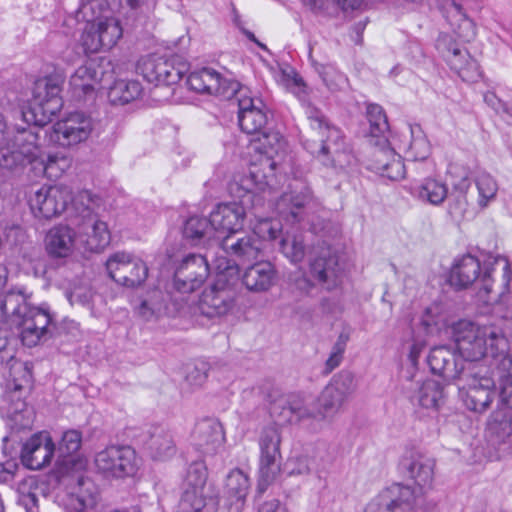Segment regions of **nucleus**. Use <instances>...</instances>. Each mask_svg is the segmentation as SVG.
<instances>
[{
	"mask_svg": "<svg viewBox=\"0 0 512 512\" xmlns=\"http://www.w3.org/2000/svg\"><path fill=\"white\" fill-rule=\"evenodd\" d=\"M450 279L459 288H467L476 283L479 300L487 304L498 302L500 306H507L503 317L512 319V295L504 291L511 280L510 263L506 257L489 256L482 267L476 257L464 255L454 264Z\"/></svg>",
	"mask_w": 512,
	"mask_h": 512,
	"instance_id": "nucleus-1",
	"label": "nucleus"
},
{
	"mask_svg": "<svg viewBox=\"0 0 512 512\" xmlns=\"http://www.w3.org/2000/svg\"><path fill=\"white\" fill-rule=\"evenodd\" d=\"M32 296L33 292L24 285H11L0 292V321L18 325L21 340L28 347L51 336L54 326L48 305H32Z\"/></svg>",
	"mask_w": 512,
	"mask_h": 512,
	"instance_id": "nucleus-2",
	"label": "nucleus"
},
{
	"mask_svg": "<svg viewBox=\"0 0 512 512\" xmlns=\"http://www.w3.org/2000/svg\"><path fill=\"white\" fill-rule=\"evenodd\" d=\"M306 115L314 132L313 138L304 142L306 150L326 167L337 170L350 166L354 156L342 131L315 107H308Z\"/></svg>",
	"mask_w": 512,
	"mask_h": 512,
	"instance_id": "nucleus-3",
	"label": "nucleus"
},
{
	"mask_svg": "<svg viewBox=\"0 0 512 512\" xmlns=\"http://www.w3.org/2000/svg\"><path fill=\"white\" fill-rule=\"evenodd\" d=\"M456 349L463 361L474 364L484 357L493 360L495 354H502L508 348V339L495 327H479L468 320L452 325Z\"/></svg>",
	"mask_w": 512,
	"mask_h": 512,
	"instance_id": "nucleus-4",
	"label": "nucleus"
},
{
	"mask_svg": "<svg viewBox=\"0 0 512 512\" xmlns=\"http://www.w3.org/2000/svg\"><path fill=\"white\" fill-rule=\"evenodd\" d=\"M61 83L59 78L52 76L35 81L29 108L22 111V117L27 123H33L36 128L45 126L61 110Z\"/></svg>",
	"mask_w": 512,
	"mask_h": 512,
	"instance_id": "nucleus-5",
	"label": "nucleus"
},
{
	"mask_svg": "<svg viewBox=\"0 0 512 512\" xmlns=\"http://www.w3.org/2000/svg\"><path fill=\"white\" fill-rule=\"evenodd\" d=\"M464 384L460 394L464 405L476 413L485 412L492 404L495 396V376L482 364H468V369L462 371Z\"/></svg>",
	"mask_w": 512,
	"mask_h": 512,
	"instance_id": "nucleus-6",
	"label": "nucleus"
},
{
	"mask_svg": "<svg viewBox=\"0 0 512 512\" xmlns=\"http://www.w3.org/2000/svg\"><path fill=\"white\" fill-rule=\"evenodd\" d=\"M39 128L29 127L17 130L12 139L0 146V166L16 171L32 163L39 153Z\"/></svg>",
	"mask_w": 512,
	"mask_h": 512,
	"instance_id": "nucleus-7",
	"label": "nucleus"
},
{
	"mask_svg": "<svg viewBox=\"0 0 512 512\" xmlns=\"http://www.w3.org/2000/svg\"><path fill=\"white\" fill-rule=\"evenodd\" d=\"M141 459L131 446L111 445L96 453L94 463L97 470L106 477L125 478L133 476Z\"/></svg>",
	"mask_w": 512,
	"mask_h": 512,
	"instance_id": "nucleus-8",
	"label": "nucleus"
},
{
	"mask_svg": "<svg viewBox=\"0 0 512 512\" xmlns=\"http://www.w3.org/2000/svg\"><path fill=\"white\" fill-rule=\"evenodd\" d=\"M419 493L420 489L394 483L375 496L364 512H415Z\"/></svg>",
	"mask_w": 512,
	"mask_h": 512,
	"instance_id": "nucleus-9",
	"label": "nucleus"
},
{
	"mask_svg": "<svg viewBox=\"0 0 512 512\" xmlns=\"http://www.w3.org/2000/svg\"><path fill=\"white\" fill-rule=\"evenodd\" d=\"M74 224L79 234L84 238L87 249L100 251L109 245L111 234L106 222L102 221L92 209L76 201L73 204Z\"/></svg>",
	"mask_w": 512,
	"mask_h": 512,
	"instance_id": "nucleus-10",
	"label": "nucleus"
},
{
	"mask_svg": "<svg viewBox=\"0 0 512 512\" xmlns=\"http://www.w3.org/2000/svg\"><path fill=\"white\" fill-rule=\"evenodd\" d=\"M105 266L109 277L124 287H138L148 277L147 264L130 253L116 252L110 255Z\"/></svg>",
	"mask_w": 512,
	"mask_h": 512,
	"instance_id": "nucleus-11",
	"label": "nucleus"
},
{
	"mask_svg": "<svg viewBox=\"0 0 512 512\" xmlns=\"http://www.w3.org/2000/svg\"><path fill=\"white\" fill-rule=\"evenodd\" d=\"M81 199L84 196H80ZM79 204L82 200H73L72 190L66 185H53L48 187H41L30 198L29 204L31 210L37 217L51 219L62 214L70 203L74 202Z\"/></svg>",
	"mask_w": 512,
	"mask_h": 512,
	"instance_id": "nucleus-12",
	"label": "nucleus"
},
{
	"mask_svg": "<svg viewBox=\"0 0 512 512\" xmlns=\"http://www.w3.org/2000/svg\"><path fill=\"white\" fill-rule=\"evenodd\" d=\"M355 375L348 370L335 374L318 397V403L326 417L337 414L357 390Z\"/></svg>",
	"mask_w": 512,
	"mask_h": 512,
	"instance_id": "nucleus-13",
	"label": "nucleus"
},
{
	"mask_svg": "<svg viewBox=\"0 0 512 512\" xmlns=\"http://www.w3.org/2000/svg\"><path fill=\"white\" fill-rule=\"evenodd\" d=\"M207 474L206 465L202 460L194 461L189 465L177 512H211L203 493Z\"/></svg>",
	"mask_w": 512,
	"mask_h": 512,
	"instance_id": "nucleus-14",
	"label": "nucleus"
},
{
	"mask_svg": "<svg viewBox=\"0 0 512 512\" xmlns=\"http://www.w3.org/2000/svg\"><path fill=\"white\" fill-rule=\"evenodd\" d=\"M436 48L449 67L465 82H476L481 77L479 65L469 52L456 43L449 35L437 39Z\"/></svg>",
	"mask_w": 512,
	"mask_h": 512,
	"instance_id": "nucleus-15",
	"label": "nucleus"
},
{
	"mask_svg": "<svg viewBox=\"0 0 512 512\" xmlns=\"http://www.w3.org/2000/svg\"><path fill=\"white\" fill-rule=\"evenodd\" d=\"M210 273L207 255L189 254L176 266L174 287L181 293H191L199 289Z\"/></svg>",
	"mask_w": 512,
	"mask_h": 512,
	"instance_id": "nucleus-16",
	"label": "nucleus"
},
{
	"mask_svg": "<svg viewBox=\"0 0 512 512\" xmlns=\"http://www.w3.org/2000/svg\"><path fill=\"white\" fill-rule=\"evenodd\" d=\"M187 71L185 63H176L175 59L148 57L141 59L137 72L149 82L159 85H174L178 83Z\"/></svg>",
	"mask_w": 512,
	"mask_h": 512,
	"instance_id": "nucleus-17",
	"label": "nucleus"
},
{
	"mask_svg": "<svg viewBox=\"0 0 512 512\" xmlns=\"http://www.w3.org/2000/svg\"><path fill=\"white\" fill-rule=\"evenodd\" d=\"M247 88L239 86L232 97L238 104V122L247 134H258L265 129L268 121L265 105L259 98L251 97Z\"/></svg>",
	"mask_w": 512,
	"mask_h": 512,
	"instance_id": "nucleus-18",
	"label": "nucleus"
},
{
	"mask_svg": "<svg viewBox=\"0 0 512 512\" xmlns=\"http://www.w3.org/2000/svg\"><path fill=\"white\" fill-rule=\"evenodd\" d=\"M189 88L197 93H207L232 99L240 84L233 80L222 78L221 74L212 68H202L193 71L187 78Z\"/></svg>",
	"mask_w": 512,
	"mask_h": 512,
	"instance_id": "nucleus-19",
	"label": "nucleus"
},
{
	"mask_svg": "<svg viewBox=\"0 0 512 512\" xmlns=\"http://www.w3.org/2000/svg\"><path fill=\"white\" fill-rule=\"evenodd\" d=\"M92 129L90 116L82 112H74L54 124L52 138L59 145L69 147L86 141Z\"/></svg>",
	"mask_w": 512,
	"mask_h": 512,
	"instance_id": "nucleus-20",
	"label": "nucleus"
},
{
	"mask_svg": "<svg viewBox=\"0 0 512 512\" xmlns=\"http://www.w3.org/2000/svg\"><path fill=\"white\" fill-rule=\"evenodd\" d=\"M105 75L103 66L95 60L78 67L69 80L73 97L79 101L94 99L96 90L102 87Z\"/></svg>",
	"mask_w": 512,
	"mask_h": 512,
	"instance_id": "nucleus-21",
	"label": "nucleus"
},
{
	"mask_svg": "<svg viewBox=\"0 0 512 512\" xmlns=\"http://www.w3.org/2000/svg\"><path fill=\"white\" fill-rule=\"evenodd\" d=\"M308 270L310 277L326 291H334L342 285L343 267L338 256L329 250L322 251L320 255L310 259Z\"/></svg>",
	"mask_w": 512,
	"mask_h": 512,
	"instance_id": "nucleus-22",
	"label": "nucleus"
},
{
	"mask_svg": "<svg viewBox=\"0 0 512 512\" xmlns=\"http://www.w3.org/2000/svg\"><path fill=\"white\" fill-rule=\"evenodd\" d=\"M217 247L221 248L235 262L246 263L257 260L263 250V243L255 234L238 231L223 236Z\"/></svg>",
	"mask_w": 512,
	"mask_h": 512,
	"instance_id": "nucleus-23",
	"label": "nucleus"
},
{
	"mask_svg": "<svg viewBox=\"0 0 512 512\" xmlns=\"http://www.w3.org/2000/svg\"><path fill=\"white\" fill-rule=\"evenodd\" d=\"M245 215L246 211L242 204L236 202L218 204L208 218L217 243L223 236L241 230Z\"/></svg>",
	"mask_w": 512,
	"mask_h": 512,
	"instance_id": "nucleus-24",
	"label": "nucleus"
},
{
	"mask_svg": "<svg viewBox=\"0 0 512 512\" xmlns=\"http://www.w3.org/2000/svg\"><path fill=\"white\" fill-rule=\"evenodd\" d=\"M276 166L277 162L269 156H261L257 163L251 165L249 176L242 180L247 198L261 202V197L252 194L253 189L265 191L266 189L276 188L278 184L275 172Z\"/></svg>",
	"mask_w": 512,
	"mask_h": 512,
	"instance_id": "nucleus-25",
	"label": "nucleus"
},
{
	"mask_svg": "<svg viewBox=\"0 0 512 512\" xmlns=\"http://www.w3.org/2000/svg\"><path fill=\"white\" fill-rule=\"evenodd\" d=\"M55 450V444L48 433L33 435L23 445L21 461L31 470H39L51 462Z\"/></svg>",
	"mask_w": 512,
	"mask_h": 512,
	"instance_id": "nucleus-26",
	"label": "nucleus"
},
{
	"mask_svg": "<svg viewBox=\"0 0 512 512\" xmlns=\"http://www.w3.org/2000/svg\"><path fill=\"white\" fill-rule=\"evenodd\" d=\"M435 462L423 453L410 450L400 459V473L413 480L419 487L429 485L433 479Z\"/></svg>",
	"mask_w": 512,
	"mask_h": 512,
	"instance_id": "nucleus-27",
	"label": "nucleus"
},
{
	"mask_svg": "<svg viewBox=\"0 0 512 512\" xmlns=\"http://www.w3.org/2000/svg\"><path fill=\"white\" fill-rule=\"evenodd\" d=\"M427 363L432 373L443 377L446 381L462 379V371L468 369V364L458 361L455 353L446 346H439L431 349Z\"/></svg>",
	"mask_w": 512,
	"mask_h": 512,
	"instance_id": "nucleus-28",
	"label": "nucleus"
},
{
	"mask_svg": "<svg viewBox=\"0 0 512 512\" xmlns=\"http://www.w3.org/2000/svg\"><path fill=\"white\" fill-rule=\"evenodd\" d=\"M192 439L194 446L202 453L214 454L223 445L225 435L217 419L206 417L196 423Z\"/></svg>",
	"mask_w": 512,
	"mask_h": 512,
	"instance_id": "nucleus-29",
	"label": "nucleus"
},
{
	"mask_svg": "<svg viewBox=\"0 0 512 512\" xmlns=\"http://www.w3.org/2000/svg\"><path fill=\"white\" fill-rule=\"evenodd\" d=\"M233 306L231 290L226 288L225 273L218 274L217 283L206 289L201 298V309L209 317L226 314Z\"/></svg>",
	"mask_w": 512,
	"mask_h": 512,
	"instance_id": "nucleus-30",
	"label": "nucleus"
},
{
	"mask_svg": "<svg viewBox=\"0 0 512 512\" xmlns=\"http://www.w3.org/2000/svg\"><path fill=\"white\" fill-rule=\"evenodd\" d=\"M105 5V0H82L77 11L87 22L81 35V43L85 50L91 53L103 49L101 38L98 37L99 30L93 20L101 14Z\"/></svg>",
	"mask_w": 512,
	"mask_h": 512,
	"instance_id": "nucleus-31",
	"label": "nucleus"
},
{
	"mask_svg": "<svg viewBox=\"0 0 512 512\" xmlns=\"http://www.w3.org/2000/svg\"><path fill=\"white\" fill-rule=\"evenodd\" d=\"M314 199L309 187L302 185L299 189L285 192L276 203L279 214L288 221L299 222L302 220V210L314 206Z\"/></svg>",
	"mask_w": 512,
	"mask_h": 512,
	"instance_id": "nucleus-32",
	"label": "nucleus"
},
{
	"mask_svg": "<svg viewBox=\"0 0 512 512\" xmlns=\"http://www.w3.org/2000/svg\"><path fill=\"white\" fill-rule=\"evenodd\" d=\"M276 270L268 261L257 262L249 266L243 276L242 282L252 292H266L275 283Z\"/></svg>",
	"mask_w": 512,
	"mask_h": 512,
	"instance_id": "nucleus-33",
	"label": "nucleus"
},
{
	"mask_svg": "<svg viewBox=\"0 0 512 512\" xmlns=\"http://www.w3.org/2000/svg\"><path fill=\"white\" fill-rule=\"evenodd\" d=\"M183 237L193 246L217 247V240L208 218L191 216L183 226Z\"/></svg>",
	"mask_w": 512,
	"mask_h": 512,
	"instance_id": "nucleus-34",
	"label": "nucleus"
},
{
	"mask_svg": "<svg viewBox=\"0 0 512 512\" xmlns=\"http://www.w3.org/2000/svg\"><path fill=\"white\" fill-rule=\"evenodd\" d=\"M6 341L0 344V363L6 359L9 365V377L6 380V385L13 389L30 390L32 385V367L28 362H22L14 358L12 354H6L5 350Z\"/></svg>",
	"mask_w": 512,
	"mask_h": 512,
	"instance_id": "nucleus-35",
	"label": "nucleus"
},
{
	"mask_svg": "<svg viewBox=\"0 0 512 512\" xmlns=\"http://www.w3.org/2000/svg\"><path fill=\"white\" fill-rule=\"evenodd\" d=\"M45 243L47 252L52 257H68L74 249L75 232L67 225L55 226L47 233Z\"/></svg>",
	"mask_w": 512,
	"mask_h": 512,
	"instance_id": "nucleus-36",
	"label": "nucleus"
},
{
	"mask_svg": "<svg viewBox=\"0 0 512 512\" xmlns=\"http://www.w3.org/2000/svg\"><path fill=\"white\" fill-rule=\"evenodd\" d=\"M403 136V149L408 160L423 161L428 158L431 146L420 125H408Z\"/></svg>",
	"mask_w": 512,
	"mask_h": 512,
	"instance_id": "nucleus-37",
	"label": "nucleus"
},
{
	"mask_svg": "<svg viewBox=\"0 0 512 512\" xmlns=\"http://www.w3.org/2000/svg\"><path fill=\"white\" fill-rule=\"evenodd\" d=\"M30 390L13 389L5 385L3 401L7 405V412L12 420L20 421L22 427H29L31 424V412L27 408L25 401Z\"/></svg>",
	"mask_w": 512,
	"mask_h": 512,
	"instance_id": "nucleus-38",
	"label": "nucleus"
},
{
	"mask_svg": "<svg viewBox=\"0 0 512 512\" xmlns=\"http://www.w3.org/2000/svg\"><path fill=\"white\" fill-rule=\"evenodd\" d=\"M146 449L154 460L165 461L172 458L177 451L172 434L162 428H154L146 441Z\"/></svg>",
	"mask_w": 512,
	"mask_h": 512,
	"instance_id": "nucleus-39",
	"label": "nucleus"
},
{
	"mask_svg": "<svg viewBox=\"0 0 512 512\" xmlns=\"http://www.w3.org/2000/svg\"><path fill=\"white\" fill-rule=\"evenodd\" d=\"M448 22L454 33L464 42H470L476 35L474 22L467 17L462 6L455 1H448L444 7Z\"/></svg>",
	"mask_w": 512,
	"mask_h": 512,
	"instance_id": "nucleus-40",
	"label": "nucleus"
},
{
	"mask_svg": "<svg viewBox=\"0 0 512 512\" xmlns=\"http://www.w3.org/2000/svg\"><path fill=\"white\" fill-rule=\"evenodd\" d=\"M410 398L423 408L438 409L444 401L443 387L434 380H426Z\"/></svg>",
	"mask_w": 512,
	"mask_h": 512,
	"instance_id": "nucleus-41",
	"label": "nucleus"
},
{
	"mask_svg": "<svg viewBox=\"0 0 512 512\" xmlns=\"http://www.w3.org/2000/svg\"><path fill=\"white\" fill-rule=\"evenodd\" d=\"M78 486V492L70 498V506L77 512L93 509L99 498L97 486L89 478H80Z\"/></svg>",
	"mask_w": 512,
	"mask_h": 512,
	"instance_id": "nucleus-42",
	"label": "nucleus"
},
{
	"mask_svg": "<svg viewBox=\"0 0 512 512\" xmlns=\"http://www.w3.org/2000/svg\"><path fill=\"white\" fill-rule=\"evenodd\" d=\"M142 93V86L136 80H117L109 88L108 98L112 104H126L137 99Z\"/></svg>",
	"mask_w": 512,
	"mask_h": 512,
	"instance_id": "nucleus-43",
	"label": "nucleus"
},
{
	"mask_svg": "<svg viewBox=\"0 0 512 512\" xmlns=\"http://www.w3.org/2000/svg\"><path fill=\"white\" fill-rule=\"evenodd\" d=\"M414 194L423 202L439 205L447 198L448 189L445 183L433 178H426L414 187Z\"/></svg>",
	"mask_w": 512,
	"mask_h": 512,
	"instance_id": "nucleus-44",
	"label": "nucleus"
},
{
	"mask_svg": "<svg viewBox=\"0 0 512 512\" xmlns=\"http://www.w3.org/2000/svg\"><path fill=\"white\" fill-rule=\"evenodd\" d=\"M282 254L297 264L303 261L306 255L305 237L302 232H287L279 242Z\"/></svg>",
	"mask_w": 512,
	"mask_h": 512,
	"instance_id": "nucleus-45",
	"label": "nucleus"
},
{
	"mask_svg": "<svg viewBox=\"0 0 512 512\" xmlns=\"http://www.w3.org/2000/svg\"><path fill=\"white\" fill-rule=\"evenodd\" d=\"M292 409L294 411L295 423L320 422L326 419L323 410L313 403H308L306 399L299 394L292 395Z\"/></svg>",
	"mask_w": 512,
	"mask_h": 512,
	"instance_id": "nucleus-46",
	"label": "nucleus"
},
{
	"mask_svg": "<svg viewBox=\"0 0 512 512\" xmlns=\"http://www.w3.org/2000/svg\"><path fill=\"white\" fill-rule=\"evenodd\" d=\"M453 187L457 194H452L449 205L448 213L450 216L457 221L464 218L468 207V201L466 198V192L470 187V181L467 177V173H464L461 179L453 183Z\"/></svg>",
	"mask_w": 512,
	"mask_h": 512,
	"instance_id": "nucleus-47",
	"label": "nucleus"
},
{
	"mask_svg": "<svg viewBox=\"0 0 512 512\" xmlns=\"http://www.w3.org/2000/svg\"><path fill=\"white\" fill-rule=\"evenodd\" d=\"M226 493L235 502H242L249 493L251 483L248 475L242 470L233 469L226 478Z\"/></svg>",
	"mask_w": 512,
	"mask_h": 512,
	"instance_id": "nucleus-48",
	"label": "nucleus"
},
{
	"mask_svg": "<svg viewBox=\"0 0 512 512\" xmlns=\"http://www.w3.org/2000/svg\"><path fill=\"white\" fill-rule=\"evenodd\" d=\"M366 115L370 124V143L386 137L389 124L384 109L378 104L370 103L367 105Z\"/></svg>",
	"mask_w": 512,
	"mask_h": 512,
	"instance_id": "nucleus-49",
	"label": "nucleus"
},
{
	"mask_svg": "<svg viewBox=\"0 0 512 512\" xmlns=\"http://www.w3.org/2000/svg\"><path fill=\"white\" fill-rule=\"evenodd\" d=\"M487 431L493 444L505 443L512 436L511 416L501 412L494 413Z\"/></svg>",
	"mask_w": 512,
	"mask_h": 512,
	"instance_id": "nucleus-50",
	"label": "nucleus"
},
{
	"mask_svg": "<svg viewBox=\"0 0 512 512\" xmlns=\"http://www.w3.org/2000/svg\"><path fill=\"white\" fill-rule=\"evenodd\" d=\"M257 135L255 148L262 154L261 156H269L274 159V155H277L285 146V139L277 131L263 130Z\"/></svg>",
	"mask_w": 512,
	"mask_h": 512,
	"instance_id": "nucleus-51",
	"label": "nucleus"
},
{
	"mask_svg": "<svg viewBox=\"0 0 512 512\" xmlns=\"http://www.w3.org/2000/svg\"><path fill=\"white\" fill-rule=\"evenodd\" d=\"M281 432L276 425L265 427L259 438V446L262 457L281 458L280 453Z\"/></svg>",
	"mask_w": 512,
	"mask_h": 512,
	"instance_id": "nucleus-52",
	"label": "nucleus"
},
{
	"mask_svg": "<svg viewBox=\"0 0 512 512\" xmlns=\"http://www.w3.org/2000/svg\"><path fill=\"white\" fill-rule=\"evenodd\" d=\"M280 459L277 457L260 456L259 478L257 483V493L263 494L268 486L274 482L280 472Z\"/></svg>",
	"mask_w": 512,
	"mask_h": 512,
	"instance_id": "nucleus-53",
	"label": "nucleus"
},
{
	"mask_svg": "<svg viewBox=\"0 0 512 512\" xmlns=\"http://www.w3.org/2000/svg\"><path fill=\"white\" fill-rule=\"evenodd\" d=\"M370 144L375 147L372 154L373 168L382 174L385 170H387V167L390 165L392 159H394V157H398L399 154H397L394 149L389 146L387 137H381Z\"/></svg>",
	"mask_w": 512,
	"mask_h": 512,
	"instance_id": "nucleus-54",
	"label": "nucleus"
},
{
	"mask_svg": "<svg viewBox=\"0 0 512 512\" xmlns=\"http://www.w3.org/2000/svg\"><path fill=\"white\" fill-rule=\"evenodd\" d=\"M103 49H111L122 36V28L115 18H106L96 23Z\"/></svg>",
	"mask_w": 512,
	"mask_h": 512,
	"instance_id": "nucleus-55",
	"label": "nucleus"
},
{
	"mask_svg": "<svg viewBox=\"0 0 512 512\" xmlns=\"http://www.w3.org/2000/svg\"><path fill=\"white\" fill-rule=\"evenodd\" d=\"M475 184L479 193L478 203L484 208L495 198L498 191L497 182L490 174L481 172L476 176Z\"/></svg>",
	"mask_w": 512,
	"mask_h": 512,
	"instance_id": "nucleus-56",
	"label": "nucleus"
},
{
	"mask_svg": "<svg viewBox=\"0 0 512 512\" xmlns=\"http://www.w3.org/2000/svg\"><path fill=\"white\" fill-rule=\"evenodd\" d=\"M270 414L277 427L279 425L294 424L295 416L292 409V395L286 399L279 400L272 404Z\"/></svg>",
	"mask_w": 512,
	"mask_h": 512,
	"instance_id": "nucleus-57",
	"label": "nucleus"
},
{
	"mask_svg": "<svg viewBox=\"0 0 512 512\" xmlns=\"http://www.w3.org/2000/svg\"><path fill=\"white\" fill-rule=\"evenodd\" d=\"M40 487L34 482L29 486L23 485L19 489L18 505L26 512H40Z\"/></svg>",
	"mask_w": 512,
	"mask_h": 512,
	"instance_id": "nucleus-58",
	"label": "nucleus"
},
{
	"mask_svg": "<svg viewBox=\"0 0 512 512\" xmlns=\"http://www.w3.org/2000/svg\"><path fill=\"white\" fill-rule=\"evenodd\" d=\"M94 296V292L88 283H74L66 291V297L71 305L89 307Z\"/></svg>",
	"mask_w": 512,
	"mask_h": 512,
	"instance_id": "nucleus-59",
	"label": "nucleus"
},
{
	"mask_svg": "<svg viewBox=\"0 0 512 512\" xmlns=\"http://www.w3.org/2000/svg\"><path fill=\"white\" fill-rule=\"evenodd\" d=\"M422 325L428 333L440 332L449 326L446 315L440 312L438 305L428 307L422 317Z\"/></svg>",
	"mask_w": 512,
	"mask_h": 512,
	"instance_id": "nucleus-60",
	"label": "nucleus"
},
{
	"mask_svg": "<svg viewBox=\"0 0 512 512\" xmlns=\"http://www.w3.org/2000/svg\"><path fill=\"white\" fill-rule=\"evenodd\" d=\"M348 340H349L348 334L340 333V335L338 336L336 342L334 343V345L331 349L328 359L325 362V369H324L325 374L331 373L334 369H336L337 367L340 366V364L343 360V355L346 350Z\"/></svg>",
	"mask_w": 512,
	"mask_h": 512,
	"instance_id": "nucleus-61",
	"label": "nucleus"
},
{
	"mask_svg": "<svg viewBox=\"0 0 512 512\" xmlns=\"http://www.w3.org/2000/svg\"><path fill=\"white\" fill-rule=\"evenodd\" d=\"M82 445V433L77 429H69L63 432L59 443V451L62 455L76 453Z\"/></svg>",
	"mask_w": 512,
	"mask_h": 512,
	"instance_id": "nucleus-62",
	"label": "nucleus"
},
{
	"mask_svg": "<svg viewBox=\"0 0 512 512\" xmlns=\"http://www.w3.org/2000/svg\"><path fill=\"white\" fill-rule=\"evenodd\" d=\"M489 366L493 376L505 375L512 378V354H510V345L502 354H495L493 360H490Z\"/></svg>",
	"mask_w": 512,
	"mask_h": 512,
	"instance_id": "nucleus-63",
	"label": "nucleus"
},
{
	"mask_svg": "<svg viewBox=\"0 0 512 512\" xmlns=\"http://www.w3.org/2000/svg\"><path fill=\"white\" fill-rule=\"evenodd\" d=\"M70 159L62 154H50L44 165L45 173L49 177L61 176L69 167Z\"/></svg>",
	"mask_w": 512,
	"mask_h": 512,
	"instance_id": "nucleus-64",
	"label": "nucleus"
}]
</instances>
